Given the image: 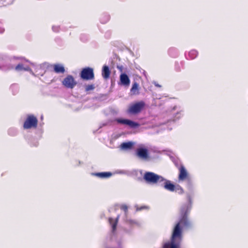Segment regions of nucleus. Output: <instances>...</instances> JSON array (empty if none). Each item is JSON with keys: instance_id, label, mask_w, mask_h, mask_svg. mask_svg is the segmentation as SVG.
I'll list each match as a JSON object with an SVG mask.
<instances>
[{"instance_id": "obj_11", "label": "nucleus", "mask_w": 248, "mask_h": 248, "mask_svg": "<svg viewBox=\"0 0 248 248\" xmlns=\"http://www.w3.org/2000/svg\"><path fill=\"white\" fill-rule=\"evenodd\" d=\"M53 68V71L57 74H63L65 71V68L64 66L61 64H54L52 65Z\"/></svg>"}, {"instance_id": "obj_12", "label": "nucleus", "mask_w": 248, "mask_h": 248, "mask_svg": "<svg viewBox=\"0 0 248 248\" xmlns=\"http://www.w3.org/2000/svg\"><path fill=\"white\" fill-rule=\"evenodd\" d=\"M110 75V71L107 65H104L102 70V76L103 78L105 79H108Z\"/></svg>"}, {"instance_id": "obj_3", "label": "nucleus", "mask_w": 248, "mask_h": 248, "mask_svg": "<svg viewBox=\"0 0 248 248\" xmlns=\"http://www.w3.org/2000/svg\"><path fill=\"white\" fill-rule=\"evenodd\" d=\"M145 103L143 101L136 102L130 105L127 112L130 114H137L140 113L144 108Z\"/></svg>"}, {"instance_id": "obj_24", "label": "nucleus", "mask_w": 248, "mask_h": 248, "mask_svg": "<svg viewBox=\"0 0 248 248\" xmlns=\"http://www.w3.org/2000/svg\"><path fill=\"white\" fill-rule=\"evenodd\" d=\"M117 68L118 69H119L121 72H122L123 71V67L122 66H119L118 65L117 66Z\"/></svg>"}, {"instance_id": "obj_19", "label": "nucleus", "mask_w": 248, "mask_h": 248, "mask_svg": "<svg viewBox=\"0 0 248 248\" xmlns=\"http://www.w3.org/2000/svg\"><path fill=\"white\" fill-rule=\"evenodd\" d=\"M14 1V0H0V7L11 4Z\"/></svg>"}, {"instance_id": "obj_27", "label": "nucleus", "mask_w": 248, "mask_h": 248, "mask_svg": "<svg viewBox=\"0 0 248 248\" xmlns=\"http://www.w3.org/2000/svg\"><path fill=\"white\" fill-rule=\"evenodd\" d=\"M180 68H178V71H180Z\"/></svg>"}, {"instance_id": "obj_25", "label": "nucleus", "mask_w": 248, "mask_h": 248, "mask_svg": "<svg viewBox=\"0 0 248 248\" xmlns=\"http://www.w3.org/2000/svg\"><path fill=\"white\" fill-rule=\"evenodd\" d=\"M4 31V29L3 28L0 29V33H3Z\"/></svg>"}, {"instance_id": "obj_8", "label": "nucleus", "mask_w": 248, "mask_h": 248, "mask_svg": "<svg viewBox=\"0 0 248 248\" xmlns=\"http://www.w3.org/2000/svg\"><path fill=\"white\" fill-rule=\"evenodd\" d=\"M136 155L138 157L142 159L147 160L149 158V152L146 148H138L136 150Z\"/></svg>"}, {"instance_id": "obj_16", "label": "nucleus", "mask_w": 248, "mask_h": 248, "mask_svg": "<svg viewBox=\"0 0 248 248\" xmlns=\"http://www.w3.org/2000/svg\"><path fill=\"white\" fill-rule=\"evenodd\" d=\"M133 145V142L129 141L122 143L121 145V147L123 149H129L132 148Z\"/></svg>"}, {"instance_id": "obj_17", "label": "nucleus", "mask_w": 248, "mask_h": 248, "mask_svg": "<svg viewBox=\"0 0 248 248\" xmlns=\"http://www.w3.org/2000/svg\"><path fill=\"white\" fill-rule=\"evenodd\" d=\"M15 69L18 71H28L30 70V68L29 66L24 67L22 64L19 63L16 66Z\"/></svg>"}, {"instance_id": "obj_4", "label": "nucleus", "mask_w": 248, "mask_h": 248, "mask_svg": "<svg viewBox=\"0 0 248 248\" xmlns=\"http://www.w3.org/2000/svg\"><path fill=\"white\" fill-rule=\"evenodd\" d=\"M143 179L147 183L150 184H156L165 180L162 176L152 172H146L144 174Z\"/></svg>"}, {"instance_id": "obj_9", "label": "nucleus", "mask_w": 248, "mask_h": 248, "mask_svg": "<svg viewBox=\"0 0 248 248\" xmlns=\"http://www.w3.org/2000/svg\"><path fill=\"white\" fill-rule=\"evenodd\" d=\"M116 121L118 123L127 125L131 128H136L140 126L139 123L128 119H117Z\"/></svg>"}, {"instance_id": "obj_13", "label": "nucleus", "mask_w": 248, "mask_h": 248, "mask_svg": "<svg viewBox=\"0 0 248 248\" xmlns=\"http://www.w3.org/2000/svg\"><path fill=\"white\" fill-rule=\"evenodd\" d=\"M119 217H120V215H118L115 220L111 217L109 218V219H108L109 223L112 226V231L113 232H114L116 230V227H117V224L118 222Z\"/></svg>"}, {"instance_id": "obj_18", "label": "nucleus", "mask_w": 248, "mask_h": 248, "mask_svg": "<svg viewBox=\"0 0 248 248\" xmlns=\"http://www.w3.org/2000/svg\"><path fill=\"white\" fill-rule=\"evenodd\" d=\"M96 176H98L101 178H108L110 177L111 175V173L110 172H99L96 173L95 174Z\"/></svg>"}, {"instance_id": "obj_7", "label": "nucleus", "mask_w": 248, "mask_h": 248, "mask_svg": "<svg viewBox=\"0 0 248 248\" xmlns=\"http://www.w3.org/2000/svg\"><path fill=\"white\" fill-rule=\"evenodd\" d=\"M62 85L68 89H73L77 84V82L73 76L67 75L62 82Z\"/></svg>"}, {"instance_id": "obj_10", "label": "nucleus", "mask_w": 248, "mask_h": 248, "mask_svg": "<svg viewBox=\"0 0 248 248\" xmlns=\"http://www.w3.org/2000/svg\"><path fill=\"white\" fill-rule=\"evenodd\" d=\"M120 84L128 87L130 85V80L128 76L125 73H122L120 76Z\"/></svg>"}, {"instance_id": "obj_20", "label": "nucleus", "mask_w": 248, "mask_h": 248, "mask_svg": "<svg viewBox=\"0 0 248 248\" xmlns=\"http://www.w3.org/2000/svg\"><path fill=\"white\" fill-rule=\"evenodd\" d=\"M198 54V53L196 50H192L190 51H189L188 55L191 59H194L197 57Z\"/></svg>"}, {"instance_id": "obj_26", "label": "nucleus", "mask_w": 248, "mask_h": 248, "mask_svg": "<svg viewBox=\"0 0 248 248\" xmlns=\"http://www.w3.org/2000/svg\"><path fill=\"white\" fill-rule=\"evenodd\" d=\"M156 87H160L161 86L158 84H155Z\"/></svg>"}, {"instance_id": "obj_15", "label": "nucleus", "mask_w": 248, "mask_h": 248, "mask_svg": "<svg viewBox=\"0 0 248 248\" xmlns=\"http://www.w3.org/2000/svg\"><path fill=\"white\" fill-rule=\"evenodd\" d=\"M164 188L170 191H174L175 190V186L171 184L170 181H167L165 183Z\"/></svg>"}, {"instance_id": "obj_1", "label": "nucleus", "mask_w": 248, "mask_h": 248, "mask_svg": "<svg viewBox=\"0 0 248 248\" xmlns=\"http://www.w3.org/2000/svg\"><path fill=\"white\" fill-rule=\"evenodd\" d=\"M191 207V198L188 195L187 197V202L182 204L179 209V220L174 226L170 241L165 243L162 248H180L183 231L192 227V223L188 218Z\"/></svg>"}, {"instance_id": "obj_14", "label": "nucleus", "mask_w": 248, "mask_h": 248, "mask_svg": "<svg viewBox=\"0 0 248 248\" xmlns=\"http://www.w3.org/2000/svg\"><path fill=\"white\" fill-rule=\"evenodd\" d=\"M139 84L137 82H134L131 89H130V93L132 95H136L139 93Z\"/></svg>"}, {"instance_id": "obj_6", "label": "nucleus", "mask_w": 248, "mask_h": 248, "mask_svg": "<svg viewBox=\"0 0 248 248\" xmlns=\"http://www.w3.org/2000/svg\"><path fill=\"white\" fill-rule=\"evenodd\" d=\"M81 79L85 80H93L94 78V74L93 68L89 67L84 68L80 73Z\"/></svg>"}, {"instance_id": "obj_2", "label": "nucleus", "mask_w": 248, "mask_h": 248, "mask_svg": "<svg viewBox=\"0 0 248 248\" xmlns=\"http://www.w3.org/2000/svg\"><path fill=\"white\" fill-rule=\"evenodd\" d=\"M178 170L179 175L178 178L179 181H186L187 187L188 188H190L192 186V181L191 178L186 168L184 165H181L178 168Z\"/></svg>"}, {"instance_id": "obj_5", "label": "nucleus", "mask_w": 248, "mask_h": 248, "mask_svg": "<svg viewBox=\"0 0 248 248\" xmlns=\"http://www.w3.org/2000/svg\"><path fill=\"white\" fill-rule=\"evenodd\" d=\"M38 124V120L33 115H29L23 124V128L25 129L31 128H36Z\"/></svg>"}, {"instance_id": "obj_21", "label": "nucleus", "mask_w": 248, "mask_h": 248, "mask_svg": "<svg viewBox=\"0 0 248 248\" xmlns=\"http://www.w3.org/2000/svg\"><path fill=\"white\" fill-rule=\"evenodd\" d=\"M95 88L93 84H89L85 86V91L88 92L89 91L93 90Z\"/></svg>"}, {"instance_id": "obj_23", "label": "nucleus", "mask_w": 248, "mask_h": 248, "mask_svg": "<svg viewBox=\"0 0 248 248\" xmlns=\"http://www.w3.org/2000/svg\"><path fill=\"white\" fill-rule=\"evenodd\" d=\"M121 209L124 210L125 213H127L128 210V207L126 205H122L121 206Z\"/></svg>"}, {"instance_id": "obj_22", "label": "nucleus", "mask_w": 248, "mask_h": 248, "mask_svg": "<svg viewBox=\"0 0 248 248\" xmlns=\"http://www.w3.org/2000/svg\"><path fill=\"white\" fill-rule=\"evenodd\" d=\"M175 190H178L180 194H183L184 192L183 189L180 186H176Z\"/></svg>"}]
</instances>
